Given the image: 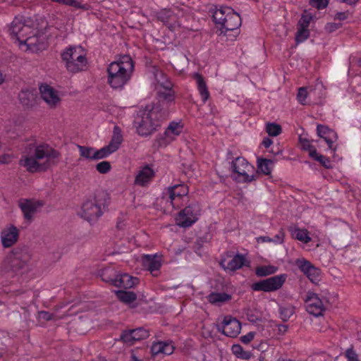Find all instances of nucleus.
Here are the masks:
<instances>
[{
    "instance_id": "nucleus-45",
    "label": "nucleus",
    "mask_w": 361,
    "mask_h": 361,
    "mask_svg": "<svg viewBox=\"0 0 361 361\" xmlns=\"http://www.w3.org/2000/svg\"><path fill=\"white\" fill-rule=\"evenodd\" d=\"M293 312V309L291 307H280L279 308L280 317L283 322L288 321Z\"/></svg>"
},
{
    "instance_id": "nucleus-52",
    "label": "nucleus",
    "mask_w": 361,
    "mask_h": 361,
    "mask_svg": "<svg viewBox=\"0 0 361 361\" xmlns=\"http://www.w3.org/2000/svg\"><path fill=\"white\" fill-rule=\"evenodd\" d=\"M341 23H329L325 25V30L328 32H333L341 27Z\"/></svg>"
},
{
    "instance_id": "nucleus-16",
    "label": "nucleus",
    "mask_w": 361,
    "mask_h": 361,
    "mask_svg": "<svg viewBox=\"0 0 361 361\" xmlns=\"http://www.w3.org/2000/svg\"><path fill=\"white\" fill-rule=\"evenodd\" d=\"M38 24L31 17L27 18V22L23 28L21 30V32L19 33L16 40L19 42L20 44H27V42L31 39L32 37L35 35L34 30H37Z\"/></svg>"
},
{
    "instance_id": "nucleus-42",
    "label": "nucleus",
    "mask_w": 361,
    "mask_h": 361,
    "mask_svg": "<svg viewBox=\"0 0 361 361\" xmlns=\"http://www.w3.org/2000/svg\"><path fill=\"white\" fill-rule=\"evenodd\" d=\"M78 148L80 152V155L87 159H92L94 156V149L91 147L78 145Z\"/></svg>"
},
{
    "instance_id": "nucleus-21",
    "label": "nucleus",
    "mask_w": 361,
    "mask_h": 361,
    "mask_svg": "<svg viewBox=\"0 0 361 361\" xmlns=\"http://www.w3.org/2000/svg\"><path fill=\"white\" fill-rule=\"evenodd\" d=\"M154 176V170L149 165H146L138 171L135 178V183L144 187L152 180Z\"/></svg>"
},
{
    "instance_id": "nucleus-10",
    "label": "nucleus",
    "mask_w": 361,
    "mask_h": 361,
    "mask_svg": "<svg viewBox=\"0 0 361 361\" xmlns=\"http://www.w3.org/2000/svg\"><path fill=\"white\" fill-rule=\"evenodd\" d=\"M219 332L228 337L235 338L240 334L241 324L232 316H225L221 325L217 326Z\"/></svg>"
},
{
    "instance_id": "nucleus-4",
    "label": "nucleus",
    "mask_w": 361,
    "mask_h": 361,
    "mask_svg": "<svg viewBox=\"0 0 361 361\" xmlns=\"http://www.w3.org/2000/svg\"><path fill=\"white\" fill-rule=\"evenodd\" d=\"M135 66L130 55L120 56L107 67V82L113 89H121L130 80Z\"/></svg>"
},
{
    "instance_id": "nucleus-47",
    "label": "nucleus",
    "mask_w": 361,
    "mask_h": 361,
    "mask_svg": "<svg viewBox=\"0 0 361 361\" xmlns=\"http://www.w3.org/2000/svg\"><path fill=\"white\" fill-rule=\"evenodd\" d=\"M111 169V164L107 161H101L96 165L97 171L102 174L107 173L110 171Z\"/></svg>"
},
{
    "instance_id": "nucleus-46",
    "label": "nucleus",
    "mask_w": 361,
    "mask_h": 361,
    "mask_svg": "<svg viewBox=\"0 0 361 361\" xmlns=\"http://www.w3.org/2000/svg\"><path fill=\"white\" fill-rule=\"evenodd\" d=\"M308 2L310 6L319 11L328 6L329 0H308Z\"/></svg>"
},
{
    "instance_id": "nucleus-64",
    "label": "nucleus",
    "mask_w": 361,
    "mask_h": 361,
    "mask_svg": "<svg viewBox=\"0 0 361 361\" xmlns=\"http://www.w3.org/2000/svg\"><path fill=\"white\" fill-rule=\"evenodd\" d=\"M158 18L161 21H165V20H166L168 19V16H164V13H159Z\"/></svg>"
},
{
    "instance_id": "nucleus-1",
    "label": "nucleus",
    "mask_w": 361,
    "mask_h": 361,
    "mask_svg": "<svg viewBox=\"0 0 361 361\" xmlns=\"http://www.w3.org/2000/svg\"><path fill=\"white\" fill-rule=\"evenodd\" d=\"M157 81L163 87L157 92V102L140 110L133 122L137 133L142 137L150 135L157 130L162 122L168 119L171 107L174 104L175 96L171 82L168 80L161 82L158 78Z\"/></svg>"
},
{
    "instance_id": "nucleus-54",
    "label": "nucleus",
    "mask_w": 361,
    "mask_h": 361,
    "mask_svg": "<svg viewBox=\"0 0 361 361\" xmlns=\"http://www.w3.org/2000/svg\"><path fill=\"white\" fill-rule=\"evenodd\" d=\"M284 235V232L281 230L274 236L273 238H271V242L275 243H282L283 242Z\"/></svg>"
},
{
    "instance_id": "nucleus-9",
    "label": "nucleus",
    "mask_w": 361,
    "mask_h": 361,
    "mask_svg": "<svg viewBox=\"0 0 361 361\" xmlns=\"http://www.w3.org/2000/svg\"><path fill=\"white\" fill-rule=\"evenodd\" d=\"M231 168L233 172L237 173L239 176L243 177L244 183H250L256 180L258 177L257 174L250 176L249 172L254 170V166L249 164V162L243 157H236L231 162Z\"/></svg>"
},
{
    "instance_id": "nucleus-30",
    "label": "nucleus",
    "mask_w": 361,
    "mask_h": 361,
    "mask_svg": "<svg viewBox=\"0 0 361 361\" xmlns=\"http://www.w3.org/2000/svg\"><path fill=\"white\" fill-rule=\"evenodd\" d=\"M123 135L121 128L118 126H115L113 130V136L109 147L114 151L116 152L121 145L123 142Z\"/></svg>"
},
{
    "instance_id": "nucleus-40",
    "label": "nucleus",
    "mask_w": 361,
    "mask_h": 361,
    "mask_svg": "<svg viewBox=\"0 0 361 361\" xmlns=\"http://www.w3.org/2000/svg\"><path fill=\"white\" fill-rule=\"evenodd\" d=\"M310 37V30L307 28L298 27L295 33V41L297 43H301L308 39Z\"/></svg>"
},
{
    "instance_id": "nucleus-44",
    "label": "nucleus",
    "mask_w": 361,
    "mask_h": 361,
    "mask_svg": "<svg viewBox=\"0 0 361 361\" xmlns=\"http://www.w3.org/2000/svg\"><path fill=\"white\" fill-rule=\"evenodd\" d=\"M312 92V90H310V92H307V88L305 87H300L297 94V99L298 102L302 105L306 104V98L307 95L311 94Z\"/></svg>"
},
{
    "instance_id": "nucleus-6",
    "label": "nucleus",
    "mask_w": 361,
    "mask_h": 361,
    "mask_svg": "<svg viewBox=\"0 0 361 361\" xmlns=\"http://www.w3.org/2000/svg\"><path fill=\"white\" fill-rule=\"evenodd\" d=\"M200 212L199 203L192 202L179 212L176 218V224L181 228H189L198 220Z\"/></svg>"
},
{
    "instance_id": "nucleus-29",
    "label": "nucleus",
    "mask_w": 361,
    "mask_h": 361,
    "mask_svg": "<svg viewBox=\"0 0 361 361\" xmlns=\"http://www.w3.org/2000/svg\"><path fill=\"white\" fill-rule=\"evenodd\" d=\"M227 8H231L221 6L219 8H217V7L214 6V8L210 10V12L212 13V18L216 25H219L220 27L221 26L222 23L224 22L226 18V16L228 13L226 10Z\"/></svg>"
},
{
    "instance_id": "nucleus-63",
    "label": "nucleus",
    "mask_w": 361,
    "mask_h": 361,
    "mask_svg": "<svg viewBox=\"0 0 361 361\" xmlns=\"http://www.w3.org/2000/svg\"><path fill=\"white\" fill-rule=\"evenodd\" d=\"M258 240H261L263 243H271V238H269V236H260L258 238Z\"/></svg>"
},
{
    "instance_id": "nucleus-8",
    "label": "nucleus",
    "mask_w": 361,
    "mask_h": 361,
    "mask_svg": "<svg viewBox=\"0 0 361 361\" xmlns=\"http://www.w3.org/2000/svg\"><path fill=\"white\" fill-rule=\"evenodd\" d=\"M286 279V274L276 275L252 283L251 288L255 291L274 292L283 286Z\"/></svg>"
},
{
    "instance_id": "nucleus-28",
    "label": "nucleus",
    "mask_w": 361,
    "mask_h": 361,
    "mask_svg": "<svg viewBox=\"0 0 361 361\" xmlns=\"http://www.w3.org/2000/svg\"><path fill=\"white\" fill-rule=\"evenodd\" d=\"M194 78L197 80V89L202 97V100L205 103L209 97V92L204 78L199 73H195Z\"/></svg>"
},
{
    "instance_id": "nucleus-5",
    "label": "nucleus",
    "mask_w": 361,
    "mask_h": 361,
    "mask_svg": "<svg viewBox=\"0 0 361 361\" xmlns=\"http://www.w3.org/2000/svg\"><path fill=\"white\" fill-rule=\"evenodd\" d=\"M61 58L66 70L72 73L84 71L87 64L85 54L81 47L69 46L61 52Z\"/></svg>"
},
{
    "instance_id": "nucleus-41",
    "label": "nucleus",
    "mask_w": 361,
    "mask_h": 361,
    "mask_svg": "<svg viewBox=\"0 0 361 361\" xmlns=\"http://www.w3.org/2000/svg\"><path fill=\"white\" fill-rule=\"evenodd\" d=\"M133 338H135V337H133L131 329H127L121 332L118 341H121L128 345H131L135 343Z\"/></svg>"
},
{
    "instance_id": "nucleus-61",
    "label": "nucleus",
    "mask_w": 361,
    "mask_h": 361,
    "mask_svg": "<svg viewBox=\"0 0 361 361\" xmlns=\"http://www.w3.org/2000/svg\"><path fill=\"white\" fill-rule=\"evenodd\" d=\"M273 143L272 140L269 137L264 138L262 145L265 148H269Z\"/></svg>"
},
{
    "instance_id": "nucleus-62",
    "label": "nucleus",
    "mask_w": 361,
    "mask_h": 361,
    "mask_svg": "<svg viewBox=\"0 0 361 361\" xmlns=\"http://www.w3.org/2000/svg\"><path fill=\"white\" fill-rule=\"evenodd\" d=\"M10 161V157L8 155H1L0 156V163L1 164H8Z\"/></svg>"
},
{
    "instance_id": "nucleus-60",
    "label": "nucleus",
    "mask_w": 361,
    "mask_h": 361,
    "mask_svg": "<svg viewBox=\"0 0 361 361\" xmlns=\"http://www.w3.org/2000/svg\"><path fill=\"white\" fill-rule=\"evenodd\" d=\"M310 151V153H309V156L314 159V160L317 161V157H319L320 154H319L316 150V149H314V147L312 149H311Z\"/></svg>"
},
{
    "instance_id": "nucleus-34",
    "label": "nucleus",
    "mask_w": 361,
    "mask_h": 361,
    "mask_svg": "<svg viewBox=\"0 0 361 361\" xmlns=\"http://www.w3.org/2000/svg\"><path fill=\"white\" fill-rule=\"evenodd\" d=\"M277 267L274 266H262L256 268L255 274L257 276L263 277L274 274L277 271Z\"/></svg>"
},
{
    "instance_id": "nucleus-7",
    "label": "nucleus",
    "mask_w": 361,
    "mask_h": 361,
    "mask_svg": "<svg viewBox=\"0 0 361 361\" xmlns=\"http://www.w3.org/2000/svg\"><path fill=\"white\" fill-rule=\"evenodd\" d=\"M104 204L94 195L92 199L87 200L82 206L81 216L90 222L97 220L103 214Z\"/></svg>"
},
{
    "instance_id": "nucleus-59",
    "label": "nucleus",
    "mask_w": 361,
    "mask_h": 361,
    "mask_svg": "<svg viewBox=\"0 0 361 361\" xmlns=\"http://www.w3.org/2000/svg\"><path fill=\"white\" fill-rule=\"evenodd\" d=\"M300 142L302 143L305 149L310 150L311 149L313 148V146H312L310 144L309 141L307 139L300 138Z\"/></svg>"
},
{
    "instance_id": "nucleus-36",
    "label": "nucleus",
    "mask_w": 361,
    "mask_h": 361,
    "mask_svg": "<svg viewBox=\"0 0 361 361\" xmlns=\"http://www.w3.org/2000/svg\"><path fill=\"white\" fill-rule=\"evenodd\" d=\"M134 343L140 340L145 339L149 337V331L143 327L131 329Z\"/></svg>"
},
{
    "instance_id": "nucleus-50",
    "label": "nucleus",
    "mask_w": 361,
    "mask_h": 361,
    "mask_svg": "<svg viewBox=\"0 0 361 361\" xmlns=\"http://www.w3.org/2000/svg\"><path fill=\"white\" fill-rule=\"evenodd\" d=\"M317 161H319L326 169H331L332 167L329 158L326 156L320 154L317 157Z\"/></svg>"
},
{
    "instance_id": "nucleus-53",
    "label": "nucleus",
    "mask_w": 361,
    "mask_h": 361,
    "mask_svg": "<svg viewBox=\"0 0 361 361\" xmlns=\"http://www.w3.org/2000/svg\"><path fill=\"white\" fill-rule=\"evenodd\" d=\"M162 346V341L154 343L151 347L152 354L154 355H157L158 354L161 353V349L163 348Z\"/></svg>"
},
{
    "instance_id": "nucleus-24",
    "label": "nucleus",
    "mask_w": 361,
    "mask_h": 361,
    "mask_svg": "<svg viewBox=\"0 0 361 361\" xmlns=\"http://www.w3.org/2000/svg\"><path fill=\"white\" fill-rule=\"evenodd\" d=\"M27 22V18L24 16H16L12 21L10 27L8 28L9 34L12 37L17 39L21 30L23 28Z\"/></svg>"
},
{
    "instance_id": "nucleus-38",
    "label": "nucleus",
    "mask_w": 361,
    "mask_h": 361,
    "mask_svg": "<svg viewBox=\"0 0 361 361\" xmlns=\"http://www.w3.org/2000/svg\"><path fill=\"white\" fill-rule=\"evenodd\" d=\"M266 132L269 136L275 137L282 132L281 126L276 123H267L266 124Z\"/></svg>"
},
{
    "instance_id": "nucleus-32",
    "label": "nucleus",
    "mask_w": 361,
    "mask_h": 361,
    "mask_svg": "<svg viewBox=\"0 0 361 361\" xmlns=\"http://www.w3.org/2000/svg\"><path fill=\"white\" fill-rule=\"evenodd\" d=\"M273 164L271 159L258 158L257 159V172L262 173L263 174L268 176L271 173V168L270 165Z\"/></svg>"
},
{
    "instance_id": "nucleus-3",
    "label": "nucleus",
    "mask_w": 361,
    "mask_h": 361,
    "mask_svg": "<svg viewBox=\"0 0 361 361\" xmlns=\"http://www.w3.org/2000/svg\"><path fill=\"white\" fill-rule=\"evenodd\" d=\"M32 254L28 247H17L12 250L0 264L2 275L14 277L27 274L32 269Z\"/></svg>"
},
{
    "instance_id": "nucleus-23",
    "label": "nucleus",
    "mask_w": 361,
    "mask_h": 361,
    "mask_svg": "<svg viewBox=\"0 0 361 361\" xmlns=\"http://www.w3.org/2000/svg\"><path fill=\"white\" fill-rule=\"evenodd\" d=\"M225 262V259L221 262V266L225 269L231 271H235L240 269L243 266L246 265V259L242 254L235 255L229 262H227L226 265L224 264Z\"/></svg>"
},
{
    "instance_id": "nucleus-39",
    "label": "nucleus",
    "mask_w": 361,
    "mask_h": 361,
    "mask_svg": "<svg viewBox=\"0 0 361 361\" xmlns=\"http://www.w3.org/2000/svg\"><path fill=\"white\" fill-rule=\"evenodd\" d=\"M173 137L166 134V131L163 134H160L156 139L158 147H165L169 145L173 140Z\"/></svg>"
},
{
    "instance_id": "nucleus-18",
    "label": "nucleus",
    "mask_w": 361,
    "mask_h": 361,
    "mask_svg": "<svg viewBox=\"0 0 361 361\" xmlns=\"http://www.w3.org/2000/svg\"><path fill=\"white\" fill-rule=\"evenodd\" d=\"M317 133L318 136L323 138L327 143L329 148L335 150L334 148V143L336 141L338 136L336 133L329 128L328 126L318 124L317 126Z\"/></svg>"
},
{
    "instance_id": "nucleus-12",
    "label": "nucleus",
    "mask_w": 361,
    "mask_h": 361,
    "mask_svg": "<svg viewBox=\"0 0 361 361\" xmlns=\"http://www.w3.org/2000/svg\"><path fill=\"white\" fill-rule=\"evenodd\" d=\"M188 194V188L186 185L176 184L167 188L166 195L169 196L170 204L173 208H178L181 199Z\"/></svg>"
},
{
    "instance_id": "nucleus-48",
    "label": "nucleus",
    "mask_w": 361,
    "mask_h": 361,
    "mask_svg": "<svg viewBox=\"0 0 361 361\" xmlns=\"http://www.w3.org/2000/svg\"><path fill=\"white\" fill-rule=\"evenodd\" d=\"M51 1H54V2L62 4L64 5L71 6L78 8H82L85 7L84 6L81 5V4L79 3L78 1H77L76 0H51Z\"/></svg>"
},
{
    "instance_id": "nucleus-26",
    "label": "nucleus",
    "mask_w": 361,
    "mask_h": 361,
    "mask_svg": "<svg viewBox=\"0 0 361 361\" xmlns=\"http://www.w3.org/2000/svg\"><path fill=\"white\" fill-rule=\"evenodd\" d=\"M117 274V271L114 267H109L101 269L98 274L104 282L114 286Z\"/></svg>"
},
{
    "instance_id": "nucleus-51",
    "label": "nucleus",
    "mask_w": 361,
    "mask_h": 361,
    "mask_svg": "<svg viewBox=\"0 0 361 361\" xmlns=\"http://www.w3.org/2000/svg\"><path fill=\"white\" fill-rule=\"evenodd\" d=\"M161 354L169 355L173 353L174 347L172 344L166 342H162Z\"/></svg>"
},
{
    "instance_id": "nucleus-14",
    "label": "nucleus",
    "mask_w": 361,
    "mask_h": 361,
    "mask_svg": "<svg viewBox=\"0 0 361 361\" xmlns=\"http://www.w3.org/2000/svg\"><path fill=\"white\" fill-rule=\"evenodd\" d=\"M307 311L316 317L322 314L324 310V304L316 293H308L305 300Z\"/></svg>"
},
{
    "instance_id": "nucleus-27",
    "label": "nucleus",
    "mask_w": 361,
    "mask_h": 361,
    "mask_svg": "<svg viewBox=\"0 0 361 361\" xmlns=\"http://www.w3.org/2000/svg\"><path fill=\"white\" fill-rule=\"evenodd\" d=\"M231 295L226 293L212 292L207 297L208 302L213 305H221L231 300Z\"/></svg>"
},
{
    "instance_id": "nucleus-56",
    "label": "nucleus",
    "mask_w": 361,
    "mask_h": 361,
    "mask_svg": "<svg viewBox=\"0 0 361 361\" xmlns=\"http://www.w3.org/2000/svg\"><path fill=\"white\" fill-rule=\"evenodd\" d=\"M39 317L45 321H50L53 319L54 314L47 311H41L39 312Z\"/></svg>"
},
{
    "instance_id": "nucleus-55",
    "label": "nucleus",
    "mask_w": 361,
    "mask_h": 361,
    "mask_svg": "<svg viewBox=\"0 0 361 361\" xmlns=\"http://www.w3.org/2000/svg\"><path fill=\"white\" fill-rule=\"evenodd\" d=\"M255 334L254 332H249L247 334L241 336L240 341L244 344H248L251 341L253 340Z\"/></svg>"
},
{
    "instance_id": "nucleus-13",
    "label": "nucleus",
    "mask_w": 361,
    "mask_h": 361,
    "mask_svg": "<svg viewBox=\"0 0 361 361\" xmlns=\"http://www.w3.org/2000/svg\"><path fill=\"white\" fill-rule=\"evenodd\" d=\"M228 13L224 22L222 23L219 27L220 34L226 35L228 31L237 30L241 25V18L237 13L234 12L232 8L226 9Z\"/></svg>"
},
{
    "instance_id": "nucleus-33",
    "label": "nucleus",
    "mask_w": 361,
    "mask_h": 361,
    "mask_svg": "<svg viewBox=\"0 0 361 361\" xmlns=\"http://www.w3.org/2000/svg\"><path fill=\"white\" fill-rule=\"evenodd\" d=\"M292 236L293 238L301 241L303 243H308L312 240L306 229H300L299 228H295L292 231Z\"/></svg>"
},
{
    "instance_id": "nucleus-19",
    "label": "nucleus",
    "mask_w": 361,
    "mask_h": 361,
    "mask_svg": "<svg viewBox=\"0 0 361 361\" xmlns=\"http://www.w3.org/2000/svg\"><path fill=\"white\" fill-rule=\"evenodd\" d=\"M39 92L42 98L50 106H55L60 101L57 92L47 84L42 85L39 87Z\"/></svg>"
},
{
    "instance_id": "nucleus-58",
    "label": "nucleus",
    "mask_w": 361,
    "mask_h": 361,
    "mask_svg": "<svg viewBox=\"0 0 361 361\" xmlns=\"http://www.w3.org/2000/svg\"><path fill=\"white\" fill-rule=\"evenodd\" d=\"M232 351L238 357H240L239 355L240 353L243 351V348L240 345H233L232 346Z\"/></svg>"
},
{
    "instance_id": "nucleus-35",
    "label": "nucleus",
    "mask_w": 361,
    "mask_h": 361,
    "mask_svg": "<svg viewBox=\"0 0 361 361\" xmlns=\"http://www.w3.org/2000/svg\"><path fill=\"white\" fill-rule=\"evenodd\" d=\"M183 126L180 123L171 122L168 128L165 130L166 134L173 136V139L176 136L179 135L182 131Z\"/></svg>"
},
{
    "instance_id": "nucleus-49",
    "label": "nucleus",
    "mask_w": 361,
    "mask_h": 361,
    "mask_svg": "<svg viewBox=\"0 0 361 361\" xmlns=\"http://www.w3.org/2000/svg\"><path fill=\"white\" fill-rule=\"evenodd\" d=\"M345 356L347 358L348 361H360L358 358V355L353 350V348L351 347L348 348L345 353Z\"/></svg>"
},
{
    "instance_id": "nucleus-25",
    "label": "nucleus",
    "mask_w": 361,
    "mask_h": 361,
    "mask_svg": "<svg viewBox=\"0 0 361 361\" xmlns=\"http://www.w3.org/2000/svg\"><path fill=\"white\" fill-rule=\"evenodd\" d=\"M36 98L37 94L30 90H22L18 94L20 104L27 108L35 104Z\"/></svg>"
},
{
    "instance_id": "nucleus-20",
    "label": "nucleus",
    "mask_w": 361,
    "mask_h": 361,
    "mask_svg": "<svg viewBox=\"0 0 361 361\" xmlns=\"http://www.w3.org/2000/svg\"><path fill=\"white\" fill-rule=\"evenodd\" d=\"M143 267L150 271L154 276H157L161 267V257L155 255H145L142 259Z\"/></svg>"
},
{
    "instance_id": "nucleus-31",
    "label": "nucleus",
    "mask_w": 361,
    "mask_h": 361,
    "mask_svg": "<svg viewBox=\"0 0 361 361\" xmlns=\"http://www.w3.org/2000/svg\"><path fill=\"white\" fill-rule=\"evenodd\" d=\"M117 298L122 302L130 305L137 299V295L133 291L118 290L115 291Z\"/></svg>"
},
{
    "instance_id": "nucleus-15",
    "label": "nucleus",
    "mask_w": 361,
    "mask_h": 361,
    "mask_svg": "<svg viewBox=\"0 0 361 361\" xmlns=\"http://www.w3.org/2000/svg\"><path fill=\"white\" fill-rule=\"evenodd\" d=\"M19 237L18 228L13 224L9 225L1 232V240L4 247L8 248L12 247L17 241Z\"/></svg>"
},
{
    "instance_id": "nucleus-11",
    "label": "nucleus",
    "mask_w": 361,
    "mask_h": 361,
    "mask_svg": "<svg viewBox=\"0 0 361 361\" xmlns=\"http://www.w3.org/2000/svg\"><path fill=\"white\" fill-rule=\"evenodd\" d=\"M295 264L312 283L317 284L321 280L320 269L316 267L310 261L304 258L298 259L295 261Z\"/></svg>"
},
{
    "instance_id": "nucleus-22",
    "label": "nucleus",
    "mask_w": 361,
    "mask_h": 361,
    "mask_svg": "<svg viewBox=\"0 0 361 361\" xmlns=\"http://www.w3.org/2000/svg\"><path fill=\"white\" fill-rule=\"evenodd\" d=\"M137 282V278H134L128 274L118 273L114 286L128 289L133 287Z\"/></svg>"
},
{
    "instance_id": "nucleus-37",
    "label": "nucleus",
    "mask_w": 361,
    "mask_h": 361,
    "mask_svg": "<svg viewBox=\"0 0 361 361\" xmlns=\"http://www.w3.org/2000/svg\"><path fill=\"white\" fill-rule=\"evenodd\" d=\"M114 152L109 145H106L98 150H95L92 160H98L107 157L109 155Z\"/></svg>"
},
{
    "instance_id": "nucleus-57",
    "label": "nucleus",
    "mask_w": 361,
    "mask_h": 361,
    "mask_svg": "<svg viewBox=\"0 0 361 361\" xmlns=\"http://www.w3.org/2000/svg\"><path fill=\"white\" fill-rule=\"evenodd\" d=\"M348 12H337L334 16V20H345L348 18Z\"/></svg>"
},
{
    "instance_id": "nucleus-43",
    "label": "nucleus",
    "mask_w": 361,
    "mask_h": 361,
    "mask_svg": "<svg viewBox=\"0 0 361 361\" xmlns=\"http://www.w3.org/2000/svg\"><path fill=\"white\" fill-rule=\"evenodd\" d=\"M313 18V16L310 13H307L305 11L304 13L302 14L300 19L298 21V27L307 28L310 25L311 20Z\"/></svg>"
},
{
    "instance_id": "nucleus-2",
    "label": "nucleus",
    "mask_w": 361,
    "mask_h": 361,
    "mask_svg": "<svg viewBox=\"0 0 361 361\" xmlns=\"http://www.w3.org/2000/svg\"><path fill=\"white\" fill-rule=\"evenodd\" d=\"M60 152L47 143L34 142L26 145L19 164L30 173L47 171L56 165Z\"/></svg>"
},
{
    "instance_id": "nucleus-17",
    "label": "nucleus",
    "mask_w": 361,
    "mask_h": 361,
    "mask_svg": "<svg viewBox=\"0 0 361 361\" xmlns=\"http://www.w3.org/2000/svg\"><path fill=\"white\" fill-rule=\"evenodd\" d=\"M42 206L43 203L42 202H33L30 200H25L24 202H20L19 204L25 219L30 222L33 220L34 214L37 212V209Z\"/></svg>"
}]
</instances>
